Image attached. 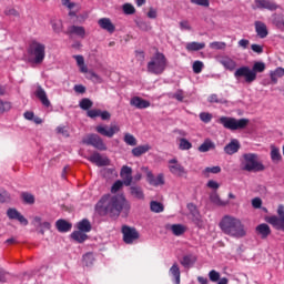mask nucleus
Returning <instances> with one entry per match:
<instances>
[{
    "label": "nucleus",
    "mask_w": 284,
    "mask_h": 284,
    "mask_svg": "<svg viewBox=\"0 0 284 284\" xmlns=\"http://www.w3.org/2000/svg\"><path fill=\"white\" fill-rule=\"evenodd\" d=\"M121 176L132 175V168L123 165L120 172Z\"/></svg>",
    "instance_id": "obj_62"
},
{
    "label": "nucleus",
    "mask_w": 284,
    "mask_h": 284,
    "mask_svg": "<svg viewBox=\"0 0 284 284\" xmlns=\"http://www.w3.org/2000/svg\"><path fill=\"white\" fill-rule=\"evenodd\" d=\"M168 69V58L165 54L156 51L148 62L146 70L150 74L160 75Z\"/></svg>",
    "instance_id": "obj_5"
},
{
    "label": "nucleus",
    "mask_w": 284,
    "mask_h": 284,
    "mask_svg": "<svg viewBox=\"0 0 284 284\" xmlns=\"http://www.w3.org/2000/svg\"><path fill=\"white\" fill-rule=\"evenodd\" d=\"M123 181L118 180L113 183L112 187H111V192L112 194H116V192H119V190H121V187H123Z\"/></svg>",
    "instance_id": "obj_56"
},
{
    "label": "nucleus",
    "mask_w": 284,
    "mask_h": 284,
    "mask_svg": "<svg viewBox=\"0 0 284 284\" xmlns=\"http://www.w3.org/2000/svg\"><path fill=\"white\" fill-rule=\"evenodd\" d=\"M4 14L6 17H14L16 19H19V17H21V13H19V11L14 8H7L4 10Z\"/></svg>",
    "instance_id": "obj_48"
},
{
    "label": "nucleus",
    "mask_w": 284,
    "mask_h": 284,
    "mask_svg": "<svg viewBox=\"0 0 284 284\" xmlns=\"http://www.w3.org/2000/svg\"><path fill=\"white\" fill-rule=\"evenodd\" d=\"M90 163H94L98 168H104L110 165V159L101 156V153L94 152L91 156L88 158Z\"/></svg>",
    "instance_id": "obj_14"
},
{
    "label": "nucleus",
    "mask_w": 284,
    "mask_h": 284,
    "mask_svg": "<svg viewBox=\"0 0 284 284\" xmlns=\"http://www.w3.org/2000/svg\"><path fill=\"white\" fill-rule=\"evenodd\" d=\"M179 149L180 150H192V142H189L187 139L182 138V139H180Z\"/></svg>",
    "instance_id": "obj_46"
},
{
    "label": "nucleus",
    "mask_w": 284,
    "mask_h": 284,
    "mask_svg": "<svg viewBox=\"0 0 284 284\" xmlns=\"http://www.w3.org/2000/svg\"><path fill=\"white\" fill-rule=\"evenodd\" d=\"M71 239L75 241V243H85V241H88V234L83 231H74L71 233Z\"/></svg>",
    "instance_id": "obj_28"
},
{
    "label": "nucleus",
    "mask_w": 284,
    "mask_h": 284,
    "mask_svg": "<svg viewBox=\"0 0 284 284\" xmlns=\"http://www.w3.org/2000/svg\"><path fill=\"white\" fill-rule=\"evenodd\" d=\"M272 22L278 30H284V16L282 13H273Z\"/></svg>",
    "instance_id": "obj_26"
},
{
    "label": "nucleus",
    "mask_w": 284,
    "mask_h": 284,
    "mask_svg": "<svg viewBox=\"0 0 284 284\" xmlns=\"http://www.w3.org/2000/svg\"><path fill=\"white\" fill-rule=\"evenodd\" d=\"M212 203H215V205H227V202L221 201V197H219L217 194H214L211 196Z\"/></svg>",
    "instance_id": "obj_59"
},
{
    "label": "nucleus",
    "mask_w": 284,
    "mask_h": 284,
    "mask_svg": "<svg viewBox=\"0 0 284 284\" xmlns=\"http://www.w3.org/2000/svg\"><path fill=\"white\" fill-rule=\"evenodd\" d=\"M180 29L190 31L192 30V26H190V21L184 20L180 22Z\"/></svg>",
    "instance_id": "obj_64"
},
{
    "label": "nucleus",
    "mask_w": 284,
    "mask_h": 284,
    "mask_svg": "<svg viewBox=\"0 0 284 284\" xmlns=\"http://www.w3.org/2000/svg\"><path fill=\"white\" fill-rule=\"evenodd\" d=\"M95 132H98V134H101V136L112 139L114 134H119V132H121V128L116 124H111L110 128H108V125H98L95 126Z\"/></svg>",
    "instance_id": "obj_11"
},
{
    "label": "nucleus",
    "mask_w": 284,
    "mask_h": 284,
    "mask_svg": "<svg viewBox=\"0 0 284 284\" xmlns=\"http://www.w3.org/2000/svg\"><path fill=\"white\" fill-rule=\"evenodd\" d=\"M180 263L183 267L190 268L194 263H196V257L192 254L184 255Z\"/></svg>",
    "instance_id": "obj_29"
},
{
    "label": "nucleus",
    "mask_w": 284,
    "mask_h": 284,
    "mask_svg": "<svg viewBox=\"0 0 284 284\" xmlns=\"http://www.w3.org/2000/svg\"><path fill=\"white\" fill-rule=\"evenodd\" d=\"M256 234L261 236L262 240L267 239L272 234V229L266 223L258 224L255 229Z\"/></svg>",
    "instance_id": "obj_23"
},
{
    "label": "nucleus",
    "mask_w": 284,
    "mask_h": 284,
    "mask_svg": "<svg viewBox=\"0 0 284 284\" xmlns=\"http://www.w3.org/2000/svg\"><path fill=\"white\" fill-rule=\"evenodd\" d=\"M203 62L201 60H196L193 62V72L194 74H201L203 72Z\"/></svg>",
    "instance_id": "obj_45"
},
{
    "label": "nucleus",
    "mask_w": 284,
    "mask_h": 284,
    "mask_svg": "<svg viewBox=\"0 0 284 284\" xmlns=\"http://www.w3.org/2000/svg\"><path fill=\"white\" fill-rule=\"evenodd\" d=\"M239 150H241V142L236 139L231 140V142L224 146L225 154H229L230 156L236 154Z\"/></svg>",
    "instance_id": "obj_20"
},
{
    "label": "nucleus",
    "mask_w": 284,
    "mask_h": 284,
    "mask_svg": "<svg viewBox=\"0 0 284 284\" xmlns=\"http://www.w3.org/2000/svg\"><path fill=\"white\" fill-rule=\"evenodd\" d=\"M95 211L100 216H110L111 219H119L121 212L124 216L130 214V202L123 194L103 195L95 205Z\"/></svg>",
    "instance_id": "obj_1"
},
{
    "label": "nucleus",
    "mask_w": 284,
    "mask_h": 284,
    "mask_svg": "<svg viewBox=\"0 0 284 284\" xmlns=\"http://www.w3.org/2000/svg\"><path fill=\"white\" fill-rule=\"evenodd\" d=\"M271 160L273 163H281V161H283V155H281V150L275 145H271Z\"/></svg>",
    "instance_id": "obj_27"
},
{
    "label": "nucleus",
    "mask_w": 284,
    "mask_h": 284,
    "mask_svg": "<svg viewBox=\"0 0 284 284\" xmlns=\"http://www.w3.org/2000/svg\"><path fill=\"white\" fill-rule=\"evenodd\" d=\"M266 223L273 225L275 230H281L282 232H284V216L278 217L276 215H272L270 217H266Z\"/></svg>",
    "instance_id": "obj_19"
},
{
    "label": "nucleus",
    "mask_w": 284,
    "mask_h": 284,
    "mask_svg": "<svg viewBox=\"0 0 284 284\" xmlns=\"http://www.w3.org/2000/svg\"><path fill=\"white\" fill-rule=\"evenodd\" d=\"M150 150H152V146H150V144L139 145L132 149V154L133 156H142V154L150 152Z\"/></svg>",
    "instance_id": "obj_31"
},
{
    "label": "nucleus",
    "mask_w": 284,
    "mask_h": 284,
    "mask_svg": "<svg viewBox=\"0 0 284 284\" xmlns=\"http://www.w3.org/2000/svg\"><path fill=\"white\" fill-rule=\"evenodd\" d=\"M21 197L28 205H34V195L32 193L23 192Z\"/></svg>",
    "instance_id": "obj_41"
},
{
    "label": "nucleus",
    "mask_w": 284,
    "mask_h": 284,
    "mask_svg": "<svg viewBox=\"0 0 284 284\" xmlns=\"http://www.w3.org/2000/svg\"><path fill=\"white\" fill-rule=\"evenodd\" d=\"M7 216L10 219V221H19L21 225H28V219L23 216L17 209H8L7 210Z\"/></svg>",
    "instance_id": "obj_13"
},
{
    "label": "nucleus",
    "mask_w": 284,
    "mask_h": 284,
    "mask_svg": "<svg viewBox=\"0 0 284 284\" xmlns=\"http://www.w3.org/2000/svg\"><path fill=\"white\" fill-rule=\"evenodd\" d=\"M130 105H132L133 108H136L138 110H145L150 108V101L144 100L141 97H133L130 100Z\"/></svg>",
    "instance_id": "obj_16"
},
{
    "label": "nucleus",
    "mask_w": 284,
    "mask_h": 284,
    "mask_svg": "<svg viewBox=\"0 0 284 284\" xmlns=\"http://www.w3.org/2000/svg\"><path fill=\"white\" fill-rule=\"evenodd\" d=\"M83 265H85L87 267H92V265H94V253H87L83 255Z\"/></svg>",
    "instance_id": "obj_38"
},
{
    "label": "nucleus",
    "mask_w": 284,
    "mask_h": 284,
    "mask_svg": "<svg viewBox=\"0 0 284 284\" xmlns=\"http://www.w3.org/2000/svg\"><path fill=\"white\" fill-rule=\"evenodd\" d=\"M209 278L212 283H219L221 280V273H219L216 270H212L209 272Z\"/></svg>",
    "instance_id": "obj_43"
},
{
    "label": "nucleus",
    "mask_w": 284,
    "mask_h": 284,
    "mask_svg": "<svg viewBox=\"0 0 284 284\" xmlns=\"http://www.w3.org/2000/svg\"><path fill=\"white\" fill-rule=\"evenodd\" d=\"M136 26L140 30H142V32H150V30H152V26L150 24V22L143 20L139 21Z\"/></svg>",
    "instance_id": "obj_42"
},
{
    "label": "nucleus",
    "mask_w": 284,
    "mask_h": 284,
    "mask_svg": "<svg viewBox=\"0 0 284 284\" xmlns=\"http://www.w3.org/2000/svg\"><path fill=\"white\" fill-rule=\"evenodd\" d=\"M255 32L260 39H265L267 38V34H270V31H267V24L262 21H255Z\"/></svg>",
    "instance_id": "obj_22"
},
{
    "label": "nucleus",
    "mask_w": 284,
    "mask_h": 284,
    "mask_svg": "<svg viewBox=\"0 0 284 284\" xmlns=\"http://www.w3.org/2000/svg\"><path fill=\"white\" fill-rule=\"evenodd\" d=\"M261 205H263V200H261V197H255L252 200V206L255 210H260Z\"/></svg>",
    "instance_id": "obj_63"
},
{
    "label": "nucleus",
    "mask_w": 284,
    "mask_h": 284,
    "mask_svg": "<svg viewBox=\"0 0 284 284\" xmlns=\"http://www.w3.org/2000/svg\"><path fill=\"white\" fill-rule=\"evenodd\" d=\"M98 26H100L102 30H105L110 34H113V32H115L116 30V27L114 26V23H112V20H110V18L100 19L98 21Z\"/></svg>",
    "instance_id": "obj_17"
},
{
    "label": "nucleus",
    "mask_w": 284,
    "mask_h": 284,
    "mask_svg": "<svg viewBox=\"0 0 284 284\" xmlns=\"http://www.w3.org/2000/svg\"><path fill=\"white\" fill-rule=\"evenodd\" d=\"M209 47L211 48V50H225V48H227V44L225 42H211L209 44Z\"/></svg>",
    "instance_id": "obj_44"
},
{
    "label": "nucleus",
    "mask_w": 284,
    "mask_h": 284,
    "mask_svg": "<svg viewBox=\"0 0 284 284\" xmlns=\"http://www.w3.org/2000/svg\"><path fill=\"white\" fill-rule=\"evenodd\" d=\"M94 105V102H92V100H90L89 98H84L80 101L79 106L81 108V110H90V108H92Z\"/></svg>",
    "instance_id": "obj_39"
},
{
    "label": "nucleus",
    "mask_w": 284,
    "mask_h": 284,
    "mask_svg": "<svg viewBox=\"0 0 284 284\" xmlns=\"http://www.w3.org/2000/svg\"><path fill=\"white\" fill-rule=\"evenodd\" d=\"M241 170L244 172H263L265 171V165L258 162V154L244 153L242 155Z\"/></svg>",
    "instance_id": "obj_6"
},
{
    "label": "nucleus",
    "mask_w": 284,
    "mask_h": 284,
    "mask_svg": "<svg viewBox=\"0 0 284 284\" xmlns=\"http://www.w3.org/2000/svg\"><path fill=\"white\" fill-rule=\"evenodd\" d=\"M221 172V166H207L205 170H204V174H219Z\"/></svg>",
    "instance_id": "obj_57"
},
{
    "label": "nucleus",
    "mask_w": 284,
    "mask_h": 284,
    "mask_svg": "<svg viewBox=\"0 0 284 284\" xmlns=\"http://www.w3.org/2000/svg\"><path fill=\"white\" fill-rule=\"evenodd\" d=\"M169 272L175 278L174 284H181V268H179V264L174 263Z\"/></svg>",
    "instance_id": "obj_30"
},
{
    "label": "nucleus",
    "mask_w": 284,
    "mask_h": 284,
    "mask_svg": "<svg viewBox=\"0 0 284 284\" xmlns=\"http://www.w3.org/2000/svg\"><path fill=\"white\" fill-rule=\"evenodd\" d=\"M217 123L223 125L225 130H231V132H234L236 130H245V128L250 125V119L247 118L235 119L231 116H221L217 120Z\"/></svg>",
    "instance_id": "obj_7"
},
{
    "label": "nucleus",
    "mask_w": 284,
    "mask_h": 284,
    "mask_svg": "<svg viewBox=\"0 0 284 284\" xmlns=\"http://www.w3.org/2000/svg\"><path fill=\"white\" fill-rule=\"evenodd\" d=\"M12 108L10 102H4L0 100V114H3V112H9V110Z\"/></svg>",
    "instance_id": "obj_55"
},
{
    "label": "nucleus",
    "mask_w": 284,
    "mask_h": 284,
    "mask_svg": "<svg viewBox=\"0 0 284 284\" xmlns=\"http://www.w3.org/2000/svg\"><path fill=\"white\" fill-rule=\"evenodd\" d=\"M210 150H216V144L210 139H206L200 146L199 152H210Z\"/></svg>",
    "instance_id": "obj_33"
},
{
    "label": "nucleus",
    "mask_w": 284,
    "mask_h": 284,
    "mask_svg": "<svg viewBox=\"0 0 284 284\" xmlns=\"http://www.w3.org/2000/svg\"><path fill=\"white\" fill-rule=\"evenodd\" d=\"M220 63L225 70H229L230 72H234V70H236V61L227 55L220 58Z\"/></svg>",
    "instance_id": "obj_21"
},
{
    "label": "nucleus",
    "mask_w": 284,
    "mask_h": 284,
    "mask_svg": "<svg viewBox=\"0 0 284 284\" xmlns=\"http://www.w3.org/2000/svg\"><path fill=\"white\" fill-rule=\"evenodd\" d=\"M270 77L272 83H278V79H282V77H284V69L280 67L274 71H271Z\"/></svg>",
    "instance_id": "obj_37"
},
{
    "label": "nucleus",
    "mask_w": 284,
    "mask_h": 284,
    "mask_svg": "<svg viewBox=\"0 0 284 284\" xmlns=\"http://www.w3.org/2000/svg\"><path fill=\"white\" fill-rule=\"evenodd\" d=\"M124 143H126V145L134 146L136 145V138L130 133H126L124 134Z\"/></svg>",
    "instance_id": "obj_49"
},
{
    "label": "nucleus",
    "mask_w": 284,
    "mask_h": 284,
    "mask_svg": "<svg viewBox=\"0 0 284 284\" xmlns=\"http://www.w3.org/2000/svg\"><path fill=\"white\" fill-rule=\"evenodd\" d=\"M200 120L202 121V123H210L212 121V113L201 112Z\"/></svg>",
    "instance_id": "obj_54"
},
{
    "label": "nucleus",
    "mask_w": 284,
    "mask_h": 284,
    "mask_svg": "<svg viewBox=\"0 0 284 284\" xmlns=\"http://www.w3.org/2000/svg\"><path fill=\"white\" fill-rule=\"evenodd\" d=\"M87 79H90V81H101V78L94 71H89L87 73Z\"/></svg>",
    "instance_id": "obj_60"
},
{
    "label": "nucleus",
    "mask_w": 284,
    "mask_h": 284,
    "mask_svg": "<svg viewBox=\"0 0 284 284\" xmlns=\"http://www.w3.org/2000/svg\"><path fill=\"white\" fill-rule=\"evenodd\" d=\"M168 169L169 172L173 174V176H187L185 166H183L176 159L169 160Z\"/></svg>",
    "instance_id": "obj_10"
},
{
    "label": "nucleus",
    "mask_w": 284,
    "mask_h": 284,
    "mask_svg": "<svg viewBox=\"0 0 284 284\" xmlns=\"http://www.w3.org/2000/svg\"><path fill=\"white\" fill-rule=\"evenodd\" d=\"M150 207H151V212H155V214H159L164 210L163 204L156 201H152L150 204Z\"/></svg>",
    "instance_id": "obj_40"
},
{
    "label": "nucleus",
    "mask_w": 284,
    "mask_h": 284,
    "mask_svg": "<svg viewBox=\"0 0 284 284\" xmlns=\"http://www.w3.org/2000/svg\"><path fill=\"white\" fill-rule=\"evenodd\" d=\"M121 179L123 180L122 183L126 187H130V185H132V174L131 175H121Z\"/></svg>",
    "instance_id": "obj_61"
},
{
    "label": "nucleus",
    "mask_w": 284,
    "mask_h": 284,
    "mask_svg": "<svg viewBox=\"0 0 284 284\" xmlns=\"http://www.w3.org/2000/svg\"><path fill=\"white\" fill-rule=\"evenodd\" d=\"M122 10H123L124 14H134L136 12V9L134 8V6L132 3H124L122 6Z\"/></svg>",
    "instance_id": "obj_47"
},
{
    "label": "nucleus",
    "mask_w": 284,
    "mask_h": 284,
    "mask_svg": "<svg viewBox=\"0 0 284 284\" xmlns=\"http://www.w3.org/2000/svg\"><path fill=\"white\" fill-rule=\"evenodd\" d=\"M65 34H77V37H81V39H85V28L79 26L69 27Z\"/></svg>",
    "instance_id": "obj_24"
},
{
    "label": "nucleus",
    "mask_w": 284,
    "mask_h": 284,
    "mask_svg": "<svg viewBox=\"0 0 284 284\" xmlns=\"http://www.w3.org/2000/svg\"><path fill=\"white\" fill-rule=\"evenodd\" d=\"M52 30L57 34H60V32H63V22H61L60 20L53 21L52 22Z\"/></svg>",
    "instance_id": "obj_50"
},
{
    "label": "nucleus",
    "mask_w": 284,
    "mask_h": 284,
    "mask_svg": "<svg viewBox=\"0 0 284 284\" xmlns=\"http://www.w3.org/2000/svg\"><path fill=\"white\" fill-rule=\"evenodd\" d=\"M146 181L148 183H150V185L159 187V183H156V178H154V174H152V172L146 173Z\"/></svg>",
    "instance_id": "obj_53"
},
{
    "label": "nucleus",
    "mask_w": 284,
    "mask_h": 284,
    "mask_svg": "<svg viewBox=\"0 0 284 284\" xmlns=\"http://www.w3.org/2000/svg\"><path fill=\"white\" fill-rule=\"evenodd\" d=\"M12 201V197L8 193V191H1L0 192V203H10Z\"/></svg>",
    "instance_id": "obj_51"
},
{
    "label": "nucleus",
    "mask_w": 284,
    "mask_h": 284,
    "mask_svg": "<svg viewBox=\"0 0 284 284\" xmlns=\"http://www.w3.org/2000/svg\"><path fill=\"white\" fill-rule=\"evenodd\" d=\"M255 8L257 10H270L271 12L281 10V7L274 0H255Z\"/></svg>",
    "instance_id": "obj_12"
},
{
    "label": "nucleus",
    "mask_w": 284,
    "mask_h": 284,
    "mask_svg": "<svg viewBox=\"0 0 284 284\" xmlns=\"http://www.w3.org/2000/svg\"><path fill=\"white\" fill-rule=\"evenodd\" d=\"M265 62L257 61L254 62L252 69H250V67H241L236 69L234 77L235 79L244 78L245 83H254L256 80V74L265 72Z\"/></svg>",
    "instance_id": "obj_3"
},
{
    "label": "nucleus",
    "mask_w": 284,
    "mask_h": 284,
    "mask_svg": "<svg viewBox=\"0 0 284 284\" xmlns=\"http://www.w3.org/2000/svg\"><path fill=\"white\" fill-rule=\"evenodd\" d=\"M209 102H210V103H222V104H225V103H227V100H225V99H219V95H216V94H211V95L209 97Z\"/></svg>",
    "instance_id": "obj_52"
},
{
    "label": "nucleus",
    "mask_w": 284,
    "mask_h": 284,
    "mask_svg": "<svg viewBox=\"0 0 284 284\" xmlns=\"http://www.w3.org/2000/svg\"><path fill=\"white\" fill-rule=\"evenodd\" d=\"M185 48L187 52H199L205 48V42H189Z\"/></svg>",
    "instance_id": "obj_32"
},
{
    "label": "nucleus",
    "mask_w": 284,
    "mask_h": 284,
    "mask_svg": "<svg viewBox=\"0 0 284 284\" xmlns=\"http://www.w3.org/2000/svg\"><path fill=\"white\" fill-rule=\"evenodd\" d=\"M219 227L223 234L231 239H245L247 236L245 224L241 219L233 215H224L219 223Z\"/></svg>",
    "instance_id": "obj_2"
},
{
    "label": "nucleus",
    "mask_w": 284,
    "mask_h": 284,
    "mask_svg": "<svg viewBox=\"0 0 284 284\" xmlns=\"http://www.w3.org/2000/svg\"><path fill=\"white\" fill-rule=\"evenodd\" d=\"M78 230L80 232H84L85 234H88V232H92V224L90 223V220L83 219L80 221L78 223Z\"/></svg>",
    "instance_id": "obj_34"
},
{
    "label": "nucleus",
    "mask_w": 284,
    "mask_h": 284,
    "mask_svg": "<svg viewBox=\"0 0 284 284\" xmlns=\"http://www.w3.org/2000/svg\"><path fill=\"white\" fill-rule=\"evenodd\" d=\"M36 97L39 99L42 105H44V108H50V99H48V93H45V90L41 85H38Z\"/></svg>",
    "instance_id": "obj_18"
},
{
    "label": "nucleus",
    "mask_w": 284,
    "mask_h": 284,
    "mask_svg": "<svg viewBox=\"0 0 284 284\" xmlns=\"http://www.w3.org/2000/svg\"><path fill=\"white\" fill-rule=\"evenodd\" d=\"M55 227L58 230V232H70V230H72V223L65 221V220H58L55 222Z\"/></svg>",
    "instance_id": "obj_25"
},
{
    "label": "nucleus",
    "mask_w": 284,
    "mask_h": 284,
    "mask_svg": "<svg viewBox=\"0 0 284 284\" xmlns=\"http://www.w3.org/2000/svg\"><path fill=\"white\" fill-rule=\"evenodd\" d=\"M82 143L84 145H91L95 148V150H100V152H105L108 150V145L103 142V138L97 133L88 134L83 140Z\"/></svg>",
    "instance_id": "obj_8"
},
{
    "label": "nucleus",
    "mask_w": 284,
    "mask_h": 284,
    "mask_svg": "<svg viewBox=\"0 0 284 284\" xmlns=\"http://www.w3.org/2000/svg\"><path fill=\"white\" fill-rule=\"evenodd\" d=\"M27 53L29 57V63H34V65H41L45 61V44L33 40L28 49Z\"/></svg>",
    "instance_id": "obj_4"
},
{
    "label": "nucleus",
    "mask_w": 284,
    "mask_h": 284,
    "mask_svg": "<svg viewBox=\"0 0 284 284\" xmlns=\"http://www.w3.org/2000/svg\"><path fill=\"white\" fill-rule=\"evenodd\" d=\"M130 192L131 195L139 201H143V199H145V194L143 193V189H141V186H131Z\"/></svg>",
    "instance_id": "obj_36"
},
{
    "label": "nucleus",
    "mask_w": 284,
    "mask_h": 284,
    "mask_svg": "<svg viewBox=\"0 0 284 284\" xmlns=\"http://www.w3.org/2000/svg\"><path fill=\"white\" fill-rule=\"evenodd\" d=\"M122 234H123V242L126 245H132L134 241H139V239L141 237V234L136 229L128 225L122 226Z\"/></svg>",
    "instance_id": "obj_9"
},
{
    "label": "nucleus",
    "mask_w": 284,
    "mask_h": 284,
    "mask_svg": "<svg viewBox=\"0 0 284 284\" xmlns=\"http://www.w3.org/2000/svg\"><path fill=\"white\" fill-rule=\"evenodd\" d=\"M171 232L174 234V236H183L185 232H187V227L183 224H173L171 225Z\"/></svg>",
    "instance_id": "obj_35"
},
{
    "label": "nucleus",
    "mask_w": 284,
    "mask_h": 284,
    "mask_svg": "<svg viewBox=\"0 0 284 284\" xmlns=\"http://www.w3.org/2000/svg\"><path fill=\"white\" fill-rule=\"evenodd\" d=\"M187 209H189L190 214L192 216V222L197 227H201V225H203V220L201 219V213L199 212V209H196V205L190 203V204H187Z\"/></svg>",
    "instance_id": "obj_15"
},
{
    "label": "nucleus",
    "mask_w": 284,
    "mask_h": 284,
    "mask_svg": "<svg viewBox=\"0 0 284 284\" xmlns=\"http://www.w3.org/2000/svg\"><path fill=\"white\" fill-rule=\"evenodd\" d=\"M55 132H57V134H62V136H65V138L70 136V132L68 131V129L65 126H58L55 129Z\"/></svg>",
    "instance_id": "obj_58"
}]
</instances>
